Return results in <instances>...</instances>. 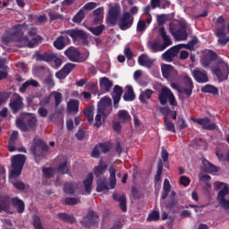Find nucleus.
<instances>
[{
	"label": "nucleus",
	"instance_id": "f257e3e1",
	"mask_svg": "<svg viewBox=\"0 0 229 229\" xmlns=\"http://www.w3.org/2000/svg\"><path fill=\"white\" fill-rule=\"evenodd\" d=\"M42 40L43 38L41 36H36L30 40L28 36H24V32H22V25L21 24H16L11 29H8L2 36L3 44L8 45L10 42H18L20 47H30V49L35 47V46H38Z\"/></svg>",
	"mask_w": 229,
	"mask_h": 229
},
{
	"label": "nucleus",
	"instance_id": "f03ea898",
	"mask_svg": "<svg viewBox=\"0 0 229 229\" xmlns=\"http://www.w3.org/2000/svg\"><path fill=\"white\" fill-rule=\"evenodd\" d=\"M16 208L18 214H23L26 208L24 200L19 197L11 198L8 194L0 193V212H9L10 207Z\"/></svg>",
	"mask_w": 229,
	"mask_h": 229
},
{
	"label": "nucleus",
	"instance_id": "7ed1b4c3",
	"mask_svg": "<svg viewBox=\"0 0 229 229\" xmlns=\"http://www.w3.org/2000/svg\"><path fill=\"white\" fill-rule=\"evenodd\" d=\"M110 114H112V99L108 97H104L98 106V114L95 117L96 123H94V126L101 128Z\"/></svg>",
	"mask_w": 229,
	"mask_h": 229
},
{
	"label": "nucleus",
	"instance_id": "20e7f679",
	"mask_svg": "<svg viewBox=\"0 0 229 229\" xmlns=\"http://www.w3.org/2000/svg\"><path fill=\"white\" fill-rule=\"evenodd\" d=\"M24 164H26V156L22 154L13 156L11 158L12 170L10 172V178H12L13 180L19 178V175L22 174Z\"/></svg>",
	"mask_w": 229,
	"mask_h": 229
},
{
	"label": "nucleus",
	"instance_id": "39448f33",
	"mask_svg": "<svg viewBox=\"0 0 229 229\" xmlns=\"http://www.w3.org/2000/svg\"><path fill=\"white\" fill-rule=\"evenodd\" d=\"M159 36L163 38L164 44H160V42L155 40L150 44V49L152 53H159L160 51H165L166 47L169 46H173V40H171V37L167 35L165 32V28L160 27L158 30Z\"/></svg>",
	"mask_w": 229,
	"mask_h": 229
},
{
	"label": "nucleus",
	"instance_id": "423d86ee",
	"mask_svg": "<svg viewBox=\"0 0 229 229\" xmlns=\"http://www.w3.org/2000/svg\"><path fill=\"white\" fill-rule=\"evenodd\" d=\"M216 64L218 66L212 68L211 71L217 78L218 81H225V80H228L229 76L228 63L225 62L223 59H218Z\"/></svg>",
	"mask_w": 229,
	"mask_h": 229
},
{
	"label": "nucleus",
	"instance_id": "0eeeda50",
	"mask_svg": "<svg viewBox=\"0 0 229 229\" xmlns=\"http://www.w3.org/2000/svg\"><path fill=\"white\" fill-rule=\"evenodd\" d=\"M30 151L35 158H44L47 155V151H49V147L46 141L40 139L34 140Z\"/></svg>",
	"mask_w": 229,
	"mask_h": 229
},
{
	"label": "nucleus",
	"instance_id": "6e6552de",
	"mask_svg": "<svg viewBox=\"0 0 229 229\" xmlns=\"http://www.w3.org/2000/svg\"><path fill=\"white\" fill-rule=\"evenodd\" d=\"M65 56L70 60V62H75L77 64H83V62H87L89 58V55L81 54L76 47H70L68 49L64 51Z\"/></svg>",
	"mask_w": 229,
	"mask_h": 229
},
{
	"label": "nucleus",
	"instance_id": "1a4fd4ad",
	"mask_svg": "<svg viewBox=\"0 0 229 229\" xmlns=\"http://www.w3.org/2000/svg\"><path fill=\"white\" fill-rule=\"evenodd\" d=\"M218 24H223L220 28L216 29V37H217V44L218 46L225 47L229 42V37L226 36V26L225 25V18L223 16H219L216 20Z\"/></svg>",
	"mask_w": 229,
	"mask_h": 229
},
{
	"label": "nucleus",
	"instance_id": "9d476101",
	"mask_svg": "<svg viewBox=\"0 0 229 229\" xmlns=\"http://www.w3.org/2000/svg\"><path fill=\"white\" fill-rule=\"evenodd\" d=\"M158 101L162 106L167 105V101L171 106H176L178 105L174 94H173V91H171L169 88H163L161 89V92L158 95Z\"/></svg>",
	"mask_w": 229,
	"mask_h": 229
},
{
	"label": "nucleus",
	"instance_id": "9b49d317",
	"mask_svg": "<svg viewBox=\"0 0 229 229\" xmlns=\"http://www.w3.org/2000/svg\"><path fill=\"white\" fill-rule=\"evenodd\" d=\"M61 35H68L69 37H71L73 42H76V40H82L83 44H87V42H89V34L80 29L67 30L62 31Z\"/></svg>",
	"mask_w": 229,
	"mask_h": 229
},
{
	"label": "nucleus",
	"instance_id": "f8f14e48",
	"mask_svg": "<svg viewBox=\"0 0 229 229\" xmlns=\"http://www.w3.org/2000/svg\"><path fill=\"white\" fill-rule=\"evenodd\" d=\"M121 15V6L119 4L110 5L109 11L106 18V24L107 26H115L117 21H119V16Z\"/></svg>",
	"mask_w": 229,
	"mask_h": 229
},
{
	"label": "nucleus",
	"instance_id": "ddd939ff",
	"mask_svg": "<svg viewBox=\"0 0 229 229\" xmlns=\"http://www.w3.org/2000/svg\"><path fill=\"white\" fill-rule=\"evenodd\" d=\"M9 107L13 114H17L24 109V98L21 95L14 93L10 99Z\"/></svg>",
	"mask_w": 229,
	"mask_h": 229
},
{
	"label": "nucleus",
	"instance_id": "4468645a",
	"mask_svg": "<svg viewBox=\"0 0 229 229\" xmlns=\"http://www.w3.org/2000/svg\"><path fill=\"white\" fill-rule=\"evenodd\" d=\"M229 194V186L225 184L224 187L218 191L216 195V200L220 207L225 210H229V199H226V196Z\"/></svg>",
	"mask_w": 229,
	"mask_h": 229
},
{
	"label": "nucleus",
	"instance_id": "2eb2a0df",
	"mask_svg": "<svg viewBox=\"0 0 229 229\" xmlns=\"http://www.w3.org/2000/svg\"><path fill=\"white\" fill-rule=\"evenodd\" d=\"M134 21L135 18L129 12H125L119 19L118 27L122 31H126V30H130L133 26Z\"/></svg>",
	"mask_w": 229,
	"mask_h": 229
},
{
	"label": "nucleus",
	"instance_id": "dca6fc26",
	"mask_svg": "<svg viewBox=\"0 0 229 229\" xmlns=\"http://www.w3.org/2000/svg\"><path fill=\"white\" fill-rule=\"evenodd\" d=\"M38 120L37 117L32 116L27 120V124L22 119L16 120V126L21 130V131H28V128H30L33 130L34 128H37L38 125Z\"/></svg>",
	"mask_w": 229,
	"mask_h": 229
},
{
	"label": "nucleus",
	"instance_id": "f3484780",
	"mask_svg": "<svg viewBox=\"0 0 229 229\" xmlns=\"http://www.w3.org/2000/svg\"><path fill=\"white\" fill-rule=\"evenodd\" d=\"M99 222V216L94 210H89L86 216L81 221V224L84 228H89L91 226H96Z\"/></svg>",
	"mask_w": 229,
	"mask_h": 229
},
{
	"label": "nucleus",
	"instance_id": "a211bd4d",
	"mask_svg": "<svg viewBox=\"0 0 229 229\" xmlns=\"http://www.w3.org/2000/svg\"><path fill=\"white\" fill-rule=\"evenodd\" d=\"M170 33L175 40H178V42L187 40L189 37L187 34V26H185V24H182L177 30H175L174 28L170 27Z\"/></svg>",
	"mask_w": 229,
	"mask_h": 229
},
{
	"label": "nucleus",
	"instance_id": "6ab92c4d",
	"mask_svg": "<svg viewBox=\"0 0 229 229\" xmlns=\"http://www.w3.org/2000/svg\"><path fill=\"white\" fill-rule=\"evenodd\" d=\"M180 49H182V47L180 45L170 47L168 50L163 53V60H165V62H173L174 57H176L180 53Z\"/></svg>",
	"mask_w": 229,
	"mask_h": 229
},
{
	"label": "nucleus",
	"instance_id": "aec40b11",
	"mask_svg": "<svg viewBox=\"0 0 229 229\" xmlns=\"http://www.w3.org/2000/svg\"><path fill=\"white\" fill-rule=\"evenodd\" d=\"M69 44H71V38L65 34L64 36H58L54 41L53 46L55 49H58V51H62V49H65V47L69 46Z\"/></svg>",
	"mask_w": 229,
	"mask_h": 229
},
{
	"label": "nucleus",
	"instance_id": "412c9836",
	"mask_svg": "<svg viewBox=\"0 0 229 229\" xmlns=\"http://www.w3.org/2000/svg\"><path fill=\"white\" fill-rule=\"evenodd\" d=\"M220 58L214 50H207L203 59L201 60V64L204 67H209L210 64H212L216 60H219Z\"/></svg>",
	"mask_w": 229,
	"mask_h": 229
},
{
	"label": "nucleus",
	"instance_id": "4be33fe9",
	"mask_svg": "<svg viewBox=\"0 0 229 229\" xmlns=\"http://www.w3.org/2000/svg\"><path fill=\"white\" fill-rule=\"evenodd\" d=\"M182 80L184 85L182 91L186 96H188V98H190V96H192V90L194 89V83L192 82V79L188 75H184Z\"/></svg>",
	"mask_w": 229,
	"mask_h": 229
},
{
	"label": "nucleus",
	"instance_id": "5701e85b",
	"mask_svg": "<svg viewBox=\"0 0 229 229\" xmlns=\"http://www.w3.org/2000/svg\"><path fill=\"white\" fill-rule=\"evenodd\" d=\"M191 121L193 123H197V124H199L202 126L203 130H216V123H210V118L204 117V118H191Z\"/></svg>",
	"mask_w": 229,
	"mask_h": 229
},
{
	"label": "nucleus",
	"instance_id": "b1692460",
	"mask_svg": "<svg viewBox=\"0 0 229 229\" xmlns=\"http://www.w3.org/2000/svg\"><path fill=\"white\" fill-rule=\"evenodd\" d=\"M161 72L163 74V78L165 80H169V78H173V76H176V74H178V72H176L174 67L171 64H163L161 66Z\"/></svg>",
	"mask_w": 229,
	"mask_h": 229
},
{
	"label": "nucleus",
	"instance_id": "393cba45",
	"mask_svg": "<svg viewBox=\"0 0 229 229\" xmlns=\"http://www.w3.org/2000/svg\"><path fill=\"white\" fill-rule=\"evenodd\" d=\"M178 197H176V191H172L168 199L165 201V207L167 210H173L175 207H178Z\"/></svg>",
	"mask_w": 229,
	"mask_h": 229
},
{
	"label": "nucleus",
	"instance_id": "a878e982",
	"mask_svg": "<svg viewBox=\"0 0 229 229\" xmlns=\"http://www.w3.org/2000/svg\"><path fill=\"white\" fill-rule=\"evenodd\" d=\"M192 75L194 80L198 83H207L208 81V75L207 74L206 71H200V70H193Z\"/></svg>",
	"mask_w": 229,
	"mask_h": 229
},
{
	"label": "nucleus",
	"instance_id": "bb28decb",
	"mask_svg": "<svg viewBox=\"0 0 229 229\" xmlns=\"http://www.w3.org/2000/svg\"><path fill=\"white\" fill-rule=\"evenodd\" d=\"M138 64L139 65H141V67L151 69V67H153V64H155V60L150 59L148 55L142 54L138 57Z\"/></svg>",
	"mask_w": 229,
	"mask_h": 229
},
{
	"label": "nucleus",
	"instance_id": "cd10ccee",
	"mask_svg": "<svg viewBox=\"0 0 229 229\" xmlns=\"http://www.w3.org/2000/svg\"><path fill=\"white\" fill-rule=\"evenodd\" d=\"M123 96V87L115 85L113 89V101L114 107L119 108V101H121V97Z\"/></svg>",
	"mask_w": 229,
	"mask_h": 229
},
{
	"label": "nucleus",
	"instance_id": "c85d7f7f",
	"mask_svg": "<svg viewBox=\"0 0 229 229\" xmlns=\"http://www.w3.org/2000/svg\"><path fill=\"white\" fill-rule=\"evenodd\" d=\"M80 112V100L78 99H71L67 103V113L72 115H76Z\"/></svg>",
	"mask_w": 229,
	"mask_h": 229
},
{
	"label": "nucleus",
	"instance_id": "c756f323",
	"mask_svg": "<svg viewBox=\"0 0 229 229\" xmlns=\"http://www.w3.org/2000/svg\"><path fill=\"white\" fill-rule=\"evenodd\" d=\"M219 167L216 166L214 164L210 163L207 159H202V171L204 173H217L219 171Z\"/></svg>",
	"mask_w": 229,
	"mask_h": 229
},
{
	"label": "nucleus",
	"instance_id": "7c9ffc66",
	"mask_svg": "<svg viewBox=\"0 0 229 229\" xmlns=\"http://www.w3.org/2000/svg\"><path fill=\"white\" fill-rule=\"evenodd\" d=\"M113 199L114 201L119 202V208L121 210H123V212H126L128 210L126 206V195H119L118 193H114Z\"/></svg>",
	"mask_w": 229,
	"mask_h": 229
},
{
	"label": "nucleus",
	"instance_id": "2f4dec72",
	"mask_svg": "<svg viewBox=\"0 0 229 229\" xmlns=\"http://www.w3.org/2000/svg\"><path fill=\"white\" fill-rule=\"evenodd\" d=\"M99 85L101 90H104V92H110V89L114 87V82H112V81L107 77H103L99 80Z\"/></svg>",
	"mask_w": 229,
	"mask_h": 229
},
{
	"label": "nucleus",
	"instance_id": "473e14b6",
	"mask_svg": "<svg viewBox=\"0 0 229 229\" xmlns=\"http://www.w3.org/2000/svg\"><path fill=\"white\" fill-rule=\"evenodd\" d=\"M106 169H108V165L106 164L103 165V161H100L99 165L95 166L93 169V173L96 178H101V176H103L106 172Z\"/></svg>",
	"mask_w": 229,
	"mask_h": 229
},
{
	"label": "nucleus",
	"instance_id": "72a5a7b5",
	"mask_svg": "<svg viewBox=\"0 0 229 229\" xmlns=\"http://www.w3.org/2000/svg\"><path fill=\"white\" fill-rule=\"evenodd\" d=\"M56 58V54L45 52L44 54H38L37 60L38 62H53Z\"/></svg>",
	"mask_w": 229,
	"mask_h": 229
},
{
	"label": "nucleus",
	"instance_id": "f704fd0d",
	"mask_svg": "<svg viewBox=\"0 0 229 229\" xmlns=\"http://www.w3.org/2000/svg\"><path fill=\"white\" fill-rule=\"evenodd\" d=\"M78 189V183L75 182H67L64 184V192L65 194H74Z\"/></svg>",
	"mask_w": 229,
	"mask_h": 229
},
{
	"label": "nucleus",
	"instance_id": "c9c22d12",
	"mask_svg": "<svg viewBox=\"0 0 229 229\" xmlns=\"http://www.w3.org/2000/svg\"><path fill=\"white\" fill-rule=\"evenodd\" d=\"M94 182V174L89 173L87 175V178L83 181V185L86 192L90 194L92 192V182Z\"/></svg>",
	"mask_w": 229,
	"mask_h": 229
},
{
	"label": "nucleus",
	"instance_id": "e433bc0d",
	"mask_svg": "<svg viewBox=\"0 0 229 229\" xmlns=\"http://www.w3.org/2000/svg\"><path fill=\"white\" fill-rule=\"evenodd\" d=\"M103 191H110L106 178H99L97 181V192H103Z\"/></svg>",
	"mask_w": 229,
	"mask_h": 229
},
{
	"label": "nucleus",
	"instance_id": "4c0bfd02",
	"mask_svg": "<svg viewBox=\"0 0 229 229\" xmlns=\"http://www.w3.org/2000/svg\"><path fill=\"white\" fill-rule=\"evenodd\" d=\"M57 217L61 219V221H64V223H71V225H74V223H76L74 216L67 213H59L57 214Z\"/></svg>",
	"mask_w": 229,
	"mask_h": 229
},
{
	"label": "nucleus",
	"instance_id": "58836bf2",
	"mask_svg": "<svg viewBox=\"0 0 229 229\" xmlns=\"http://www.w3.org/2000/svg\"><path fill=\"white\" fill-rule=\"evenodd\" d=\"M201 92H203V94H212L213 96H217V94H219V89L213 85L207 84L201 89Z\"/></svg>",
	"mask_w": 229,
	"mask_h": 229
},
{
	"label": "nucleus",
	"instance_id": "ea45409f",
	"mask_svg": "<svg viewBox=\"0 0 229 229\" xmlns=\"http://www.w3.org/2000/svg\"><path fill=\"white\" fill-rule=\"evenodd\" d=\"M169 192H171V183L169 182V180L165 179L163 184V191L161 193V199H167Z\"/></svg>",
	"mask_w": 229,
	"mask_h": 229
},
{
	"label": "nucleus",
	"instance_id": "a19ab883",
	"mask_svg": "<svg viewBox=\"0 0 229 229\" xmlns=\"http://www.w3.org/2000/svg\"><path fill=\"white\" fill-rule=\"evenodd\" d=\"M127 91L123 95L124 101H135V92L132 86H126Z\"/></svg>",
	"mask_w": 229,
	"mask_h": 229
},
{
	"label": "nucleus",
	"instance_id": "79ce46f5",
	"mask_svg": "<svg viewBox=\"0 0 229 229\" xmlns=\"http://www.w3.org/2000/svg\"><path fill=\"white\" fill-rule=\"evenodd\" d=\"M153 90L147 89L144 92L140 93L139 99L141 103L145 105L148 103V99H151V96H153Z\"/></svg>",
	"mask_w": 229,
	"mask_h": 229
},
{
	"label": "nucleus",
	"instance_id": "37998d69",
	"mask_svg": "<svg viewBox=\"0 0 229 229\" xmlns=\"http://www.w3.org/2000/svg\"><path fill=\"white\" fill-rule=\"evenodd\" d=\"M118 118L122 123H126L131 119V115H130L127 110H120L118 111Z\"/></svg>",
	"mask_w": 229,
	"mask_h": 229
},
{
	"label": "nucleus",
	"instance_id": "c03bdc74",
	"mask_svg": "<svg viewBox=\"0 0 229 229\" xmlns=\"http://www.w3.org/2000/svg\"><path fill=\"white\" fill-rule=\"evenodd\" d=\"M83 19H85V10L81 9L75 16L72 18V22H75L76 24H80L83 21Z\"/></svg>",
	"mask_w": 229,
	"mask_h": 229
},
{
	"label": "nucleus",
	"instance_id": "a18cd8bd",
	"mask_svg": "<svg viewBox=\"0 0 229 229\" xmlns=\"http://www.w3.org/2000/svg\"><path fill=\"white\" fill-rule=\"evenodd\" d=\"M164 170V163H162V159H160L157 163V171L155 176V182L158 183L162 178V171Z\"/></svg>",
	"mask_w": 229,
	"mask_h": 229
},
{
	"label": "nucleus",
	"instance_id": "49530a36",
	"mask_svg": "<svg viewBox=\"0 0 229 229\" xmlns=\"http://www.w3.org/2000/svg\"><path fill=\"white\" fill-rule=\"evenodd\" d=\"M165 126L167 131H172V133H176V129L174 128V123L167 118V116L164 117Z\"/></svg>",
	"mask_w": 229,
	"mask_h": 229
},
{
	"label": "nucleus",
	"instance_id": "de8ad7c7",
	"mask_svg": "<svg viewBox=\"0 0 229 229\" xmlns=\"http://www.w3.org/2000/svg\"><path fill=\"white\" fill-rule=\"evenodd\" d=\"M57 173H61V174H67L69 173V166L67 165V161H64L56 167Z\"/></svg>",
	"mask_w": 229,
	"mask_h": 229
},
{
	"label": "nucleus",
	"instance_id": "09e8293b",
	"mask_svg": "<svg viewBox=\"0 0 229 229\" xmlns=\"http://www.w3.org/2000/svg\"><path fill=\"white\" fill-rule=\"evenodd\" d=\"M89 31L96 37H99V35L105 31V25L102 24L97 27H92L89 29Z\"/></svg>",
	"mask_w": 229,
	"mask_h": 229
},
{
	"label": "nucleus",
	"instance_id": "8fccbe9b",
	"mask_svg": "<svg viewBox=\"0 0 229 229\" xmlns=\"http://www.w3.org/2000/svg\"><path fill=\"white\" fill-rule=\"evenodd\" d=\"M198 42H199L198 38L196 36H193L191 40L189 41L188 44L184 46V47L185 49H189L190 51H192L194 50V46L198 45Z\"/></svg>",
	"mask_w": 229,
	"mask_h": 229
},
{
	"label": "nucleus",
	"instance_id": "3c124183",
	"mask_svg": "<svg viewBox=\"0 0 229 229\" xmlns=\"http://www.w3.org/2000/svg\"><path fill=\"white\" fill-rule=\"evenodd\" d=\"M43 177L46 178V180H49L53 174H55V170L51 167H43L42 169Z\"/></svg>",
	"mask_w": 229,
	"mask_h": 229
},
{
	"label": "nucleus",
	"instance_id": "603ef678",
	"mask_svg": "<svg viewBox=\"0 0 229 229\" xmlns=\"http://www.w3.org/2000/svg\"><path fill=\"white\" fill-rule=\"evenodd\" d=\"M52 94H54V99H55V108H58L60 106V104L62 103V93L58 91H54Z\"/></svg>",
	"mask_w": 229,
	"mask_h": 229
},
{
	"label": "nucleus",
	"instance_id": "864d4df0",
	"mask_svg": "<svg viewBox=\"0 0 229 229\" xmlns=\"http://www.w3.org/2000/svg\"><path fill=\"white\" fill-rule=\"evenodd\" d=\"M44 83L47 85V87H49L50 89H53L55 87V81L53 80L52 73H48L47 77L44 79Z\"/></svg>",
	"mask_w": 229,
	"mask_h": 229
},
{
	"label": "nucleus",
	"instance_id": "5fc2aeb1",
	"mask_svg": "<svg viewBox=\"0 0 229 229\" xmlns=\"http://www.w3.org/2000/svg\"><path fill=\"white\" fill-rule=\"evenodd\" d=\"M84 114L87 117L88 123L89 124H92V123L94 122V111H92V109L89 107L84 111Z\"/></svg>",
	"mask_w": 229,
	"mask_h": 229
},
{
	"label": "nucleus",
	"instance_id": "6e6d98bb",
	"mask_svg": "<svg viewBox=\"0 0 229 229\" xmlns=\"http://www.w3.org/2000/svg\"><path fill=\"white\" fill-rule=\"evenodd\" d=\"M74 67H76V64L68 63L62 69L66 73V75L69 76V74H71V72H72V69H74Z\"/></svg>",
	"mask_w": 229,
	"mask_h": 229
},
{
	"label": "nucleus",
	"instance_id": "4d7b16f0",
	"mask_svg": "<svg viewBox=\"0 0 229 229\" xmlns=\"http://www.w3.org/2000/svg\"><path fill=\"white\" fill-rule=\"evenodd\" d=\"M160 219V213L158 211H153L147 218L148 221H158Z\"/></svg>",
	"mask_w": 229,
	"mask_h": 229
},
{
	"label": "nucleus",
	"instance_id": "13d9d810",
	"mask_svg": "<svg viewBox=\"0 0 229 229\" xmlns=\"http://www.w3.org/2000/svg\"><path fill=\"white\" fill-rule=\"evenodd\" d=\"M179 182L181 185H183V187H189V185H191V179L185 175H182L180 177Z\"/></svg>",
	"mask_w": 229,
	"mask_h": 229
},
{
	"label": "nucleus",
	"instance_id": "bf43d9fd",
	"mask_svg": "<svg viewBox=\"0 0 229 229\" xmlns=\"http://www.w3.org/2000/svg\"><path fill=\"white\" fill-rule=\"evenodd\" d=\"M65 205H78L80 203L79 198H66L64 199Z\"/></svg>",
	"mask_w": 229,
	"mask_h": 229
},
{
	"label": "nucleus",
	"instance_id": "052dcab7",
	"mask_svg": "<svg viewBox=\"0 0 229 229\" xmlns=\"http://www.w3.org/2000/svg\"><path fill=\"white\" fill-rule=\"evenodd\" d=\"M97 6L98 4H96V2H89L81 8V10H84L85 13L86 10H94Z\"/></svg>",
	"mask_w": 229,
	"mask_h": 229
},
{
	"label": "nucleus",
	"instance_id": "680f3d73",
	"mask_svg": "<svg viewBox=\"0 0 229 229\" xmlns=\"http://www.w3.org/2000/svg\"><path fill=\"white\" fill-rule=\"evenodd\" d=\"M13 185L15 187V189H18V191H24V189H26V185L24 182H22V181L13 182Z\"/></svg>",
	"mask_w": 229,
	"mask_h": 229
},
{
	"label": "nucleus",
	"instance_id": "e2e57ef3",
	"mask_svg": "<svg viewBox=\"0 0 229 229\" xmlns=\"http://www.w3.org/2000/svg\"><path fill=\"white\" fill-rule=\"evenodd\" d=\"M161 158L164 163L169 160V152H167V150L164 147L161 148Z\"/></svg>",
	"mask_w": 229,
	"mask_h": 229
},
{
	"label": "nucleus",
	"instance_id": "0e129e2a",
	"mask_svg": "<svg viewBox=\"0 0 229 229\" xmlns=\"http://www.w3.org/2000/svg\"><path fill=\"white\" fill-rule=\"evenodd\" d=\"M146 30V21L140 20L137 24V31L142 32Z\"/></svg>",
	"mask_w": 229,
	"mask_h": 229
},
{
	"label": "nucleus",
	"instance_id": "69168bd1",
	"mask_svg": "<svg viewBox=\"0 0 229 229\" xmlns=\"http://www.w3.org/2000/svg\"><path fill=\"white\" fill-rule=\"evenodd\" d=\"M98 148L102 153H108L110 151V147L106 143H99Z\"/></svg>",
	"mask_w": 229,
	"mask_h": 229
},
{
	"label": "nucleus",
	"instance_id": "338daca9",
	"mask_svg": "<svg viewBox=\"0 0 229 229\" xmlns=\"http://www.w3.org/2000/svg\"><path fill=\"white\" fill-rule=\"evenodd\" d=\"M67 73L63 70V68L55 73V77L58 80H65L67 78Z\"/></svg>",
	"mask_w": 229,
	"mask_h": 229
},
{
	"label": "nucleus",
	"instance_id": "774afa93",
	"mask_svg": "<svg viewBox=\"0 0 229 229\" xmlns=\"http://www.w3.org/2000/svg\"><path fill=\"white\" fill-rule=\"evenodd\" d=\"M38 114L40 117H47L48 111L46 109V107L41 106L38 109Z\"/></svg>",
	"mask_w": 229,
	"mask_h": 229
}]
</instances>
